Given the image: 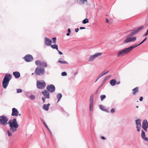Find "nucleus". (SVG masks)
I'll use <instances>...</instances> for the list:
<instances>
[{
  "label": "nucleus",
  "mask_w": 148,
  "mask_h": 148,
  "mask_svg": "<svg viewBox=\"0 0 148 148\" xmlns=\"http://www.w3.org/2000/svg\"><path fill=\"white\" fill-rule=\"evenodd\" d=\"M53 40V42L54 44L56 43V38L54 37L52 39Z\"/></svg>",
  "instance_id": "obj_40"
},
{
  "label": "nucleus",
  "mask_w": 148,
  "mask_h": 148,
  "mask_svg": "<svg viewBox=\"0 0 148 148\" xmlns=\"http://www.w3.org/2000/svg\"><path fill=\"white\" fill-rule=\"evenodd\" d=\"M147 39V38H145L140 43H139L138 45H132L129 47L124 48L120 51L117 53V57H122L124 56L125 55L128 53L132 50V49L143 43Z\"/></svg>",
  "instance_id": "obj_2"
},
{
  "label": "nucleus",
  "mask_w": 148,
  "mask_h": 148,
  "mask_svg": "<svg viewBox=\"0 0 148 148\" xmlns=\"http://www.w3.org/2000/svg\"><path fill=\"white\" fill-rule=\"evenodd\" d=\"M48 129V130L50 132L51 131L49 129L48 127L47 126V124H46L45 123H44V124H43Z\"/></svg>",
  "instance_id": "obj_41"
},
{
  "label": "nucleus",
  "mask_w": 148,
  "mask_h": 148,
  "mask_svg": "<svg viewBox=\"0 0 148 148\" xmlns=\"http://www.w3.org/2000/svg\"><path fill=\"white\" fill-rule=\"evenodd\" d=\"M35 64L37 66H41L44 67H46L47 66V64L46 62L39 60L36 61Z\"/></svg>",
  "instance_id": "obj_9"
},
{
  "label": "nucleus",
  "mask_w": 148,
  "mask_h": 148,
  "mask_svg": "<svg viewBox=\"0 0 148 148\" xmlns=\"http://www.w3.org/2000/svg\"><path fill=\"white\" fill-rule=\"evenodd\" d=\"M24 59L26 61L29 62L32 60L33 57L31 55H27L24 57Z\"/></svg>",
  "instance_id": "obj_14"
},
{
  "label": "nucleus",
  "mask_w": 148,
  "mask_h": 148,
  "mask_svg": "<svg viewBox=\"0 0 148 148\" xmlns=\"http://www.w3.org/2000/svg\"><path fill=\"white\" fill-rule=\"evenodd\" d=\"M35 73L37 75H43L45 73L44 69L38 66L36 68L35 71Z\"/></svg>",
  "instance_id": "obj_5"
},
{
  "label": "nucleus",
  "mask_w": 148,
  "mask_h": 148,
  "mask_svg": "<svg viewBox=\"0 0 148 148\" xmlns=\"http://www.w3.org/2000/svg\"><path fill=\"white\" fill-rule=\"evenodd\" d=\"M51 42L52 41L51 40L46 37L45 38V43L47 45L49 46L51 45Z\"/></svg>",
  "instance_id": "obj_15"
},
{
  "label": "nucleus",
  "mask_w": 148,
  "mask_h": 148,
  "mask_svg": "<svg viewBox=\"0 0 148 148\" xmlns=\"http://www.w3.org/2000/svg\"><path fill=\"white\" fill-rule=\"evenodd\" d=\"M102 53H96L94 55L95 58H96L99 56H100L101 55Z\"/></svg>",
  "instance_id": "obj_29"
},
{
  "label": "nucleus",
  "mask_w": 148,
  "mask_h": 148,
  "mask_svg": "<svg viewBox=\"0 0 148 148\" xmlns=\"http://www.w3.org/2000/svg\"><path fill=\"white\" fill-rule=\"evenodd\" d=\"M115 112V110L114 108H112L110 112L111 113H114Z\"/></svg>",
  "instance_id": "obj_39"
},
{
  "label": "nucleus",
  "mask_w": 148,
  "mask_h": 148,
  "mask_svg": "<svg viewBox=\"0 0 148 148\" xmlns=\"http://www.w3.org/2000/svg\"><path fill=\"white\" fill-rule=\"evenodd\" d=\"M95 58L94 55H92L90 56L89 59L88 60V61L89 62L93 60Z\"/></svg>",
  "instance_id": "obj_27"
},
{
  "label": "nucleus",
  "mask_w": 148,
  "mask_h": 148,
  "mask_svg": "<svg viewBox=\"0 0 148 148\" xmlns=\"http://www.w3.org/2000/svg\"><path fill=\"white\" fill-rule=\"evenodd\" d=\"M36 85L38 88L43 89L46 86V84L44 81H38L37 82Z\"/></svg>",
  "instance_id": "obj_6"
},
{
  "label": "nucleus",
  "mask_w": 148,
  "mask_h": 148,
  "mask_svg": "<svg viewBox=\"0 0 148 148\" xmlns=\"http://www.w3.org/2000/svg\"><path fill=\"white\" fill-rule=\"evenodd\" d=\"M116 83V81L115 79H112L110 80V84L112 86H115Z\"/></svg>",
  "instance_id": "obj_20"
},
{
  "label": "nucleus",
  "mask_w": 148,
  "mask_h": 148,
  "mask_svg": "<svg viewBox=\"0 0 148 148\" xmlns=\"http://www.w3.org/2000/svg\"><path fill=\"white\" fill-rule=\"evenodd\" d=\"M8 124L10 127V130L7 131V133L9 136L12 135V132H14L16 131L17 128L19 125L16 118H14L12 120H10L8 122Z\"/></svg>",
  "instance_id": "obj_1"
},
{
  "label": "nucleus",
  "mask_w": 148,
  "mask_h": 148,
  "mask_svg": "<svg viewBox=\"0 0 148 148\" xmlns=\"http://www.w3.org/2000/svg\"><path fill=\"white\" fill-rule=\"evenodd\" d=\"M136 108H138V106H136Z\"/></svg>",
  "instance_id": "obj_52"
},
{
  "label": "nucleus",
  "mask_w": 148,
  "mask_h": 148,
  "mask_svg": "<svg viewBox=\"0 0 148 148\" xmlns=\"http://www.w3.org/2000/svg\"><path fill=\"white\" fill-rule=\"evenodd\" d=\"M47 89L49 92L52 93L55 91V88L53 85L51 84L47 86Z\"/></svg>",
  "instance_id": "obj_12"
},
{
  "label": "nucleus",
  "mask_w": 148,
  "mask_h": 148,
  "mask_svg": "<svg viewBox=\"0 0 148 148\" xmlns=\"http://www.w3.org/2000/svg\"><path fill=\"white\" fill-rule=\"evenodd\" d=\"M30 98L31 99H35V96H33V95H31V96H30Z\"/></svg>",
  "instance_id": "obj_42"
},
{
  "label": "nucleus",
  "mask_w": 148,
  "mask_h": 148,
  "mask_svg": "<svg viewBox=\"0 0 148 148\" xmlns=\"http://www.w3.org/2000/svg\"><path fill=\"white\" fill-rule=\"evenodd\" d=\"M62 95L60 93H59L57 95V99H58V101L59 102L60 101V99L62 98Z\"/></svg>",
  "instance_id": "obj_24"
},
{
  "label": "nucleus",
  "mask_w": 148,
  "mask_h": 148,
  "mask_svg": "<svg viewBox=\"0 0 148 148\" xmlns=\"http://www.w3.org/2000/svg\"><path fill=\"white\" fill-rule=\"evenodd\" d=\"M106 22L108 23L109 22V21H108V19L107 18H106Z\"/></svg>",
  "instance_id": "obj_50"
},
{
  "label": "nucleus",
  "mask_w": 148,
  "mask_h": 148,
  "mask_svg": "<svg viewBox=\"0 0 148 148\" xmlns=\"http://www.w3.org/2000/svg\"><path fill=\"white\" fill-rule=\"evenodd\" d=\"M22 91V90L20 89H17V92L18 93H21Z\"/></svg>",
  "instance_id": "obj_37"
},
{
  "label": "nucleus",
  "mask_w": 148,
  "mask_h": 148,
  "mask_svg": "<svg viewBox=\"0 0 148 148\" xmlns=\"http://www.w3.org/2000/svg\"><path fill=\"white\" fill-rule=\"evenodd\" d=\"M51 47H52L53 49H56L57 50L58 49V46L57 45L54 44L53 45H51Z\"/></svg>",
  "instance_id": "obj_25"
},
{
  "label": "nucleus",
  "mask_w": 148,
  "mask_h": 148,
  "mask_svg": "<svg viewBox=\"0 0 148 148\" xmlns=\"http://www.w3.org/2000/svg\"><path fill=\"white\" fill-rule=\"evenodd\" d=\"M102 53H96L94 55L95 58H96L99 56H100L101 55Z\"/></svg>",
  "instance_id": "obj_28"
},
{
  "label": "nucleus",
  "mask_w": 148,
  "mask_h": 148,
  "mask_svg": "<svg viewBox=\"0 0 148 148\" xmlns=\"http://www.w3.org/2000/svg\"><path fill=\"white\" fill-rule=\"evenodd\" d=\"M148 35V29H147L146 33L144 35V36H146Z\"/></svg>",
  "instance_id": "obj_43"
},
{
  "label": "nucleus",
  "mask_w": 148,
  "mask_h": 148,
  "mask_svg": "<svg viewBox=\"0 0 148 148\" xmlns=\"http://www.w3.org/2000/svg\"><path fill=\"white\" fill-rule=\"evenodd\" d=\"M89 22V20L88 19L86 18L84 20L82 21V23L84 24H85L86 23H88Z\"/></svg>",
  "instance_id": "obj_31"
},
{
  "label": "nucleus",
  "mask_w": 148,
  "mask_h": 148,
  "mask_svg": "<svg viewBox=\"0 0 148 148\" xmlns=\"http://www.w3.org/2000/svg\"><path fill=\"white\" fill-rule=\"evenodd\" d=\"M62 75L63 76H66L67 75V74L66 72H64L62 73Z\"/></svg>",
  "instance_id": "obj_38"
},
{
  "label": "nucleus",
  "mask_w": 148,
  "mask_h": 148,
  "mask_svg": "<svg viewBox=\"0 0 148 148\" xmlns=\"http://www.w3.org/2000/svg\"><path fill=\"white\" fill-rule=\"evenodd\" d=\"M79 28L80 29H85V28L84 27H81Z\"/></svg>",
  "instance_id": "obj_47"
},
{
  "label": "nucleus",
  "mask_w": 148,
  "mask_h": 148,
  "mask_svg": "<svg viewBox=\"0 0 148 148\" xmlns=\"http://www.w3.org/2000/svg\"><path fill=\"white\" fill-rule=\"evenodd\" d=\"M8 119L7 117L3 115L0 116V124L4 126H5L8 124Z\"/></svg>",
  "instance_id": "obj_4"
},
{
  "label": "nucleus",
  "mask_w": 148,
  "mask_h": 148,
  "mask_svg": "<svg viewBox=\"0 0 148 148\" xmlns=\"http://www.w3.org/2000/svg\"><path fill=\"white\" fill-rule=\"evenodd\" d=\"M132 91L133 92V94L135 95L136 94V93H137L138 91V87H136L132 89Z\"/></svg>",
  "instance_id": "obj_21"
},
{
  "label": "nucleus",
  "mask_w": 148,
  "mask_h": 148,
  "mask_svg": "<svg viewBox=\"0 0 148 148\" xmlns=\"http://www.w3.org/2000/svg\"><path fill=\"white\" fill-rule=\"evenodd\" d=\"M93 102H90V111H92L93 110Z\"/></svg>",
  "instance_id": "obj_26"
},
{
  "label": "nucleus",
  "mask_w": 148,
  "mask_h": 148,
  "mask_svg": "<svg viewBox=\"0 0 148 148\" xmlns=\"http://www.w3.org/2000/svg\"><path fill=\"white\" fill-rule=\"evenodd\" d=\"M19 114V112L16 109L13 108L12 109L11 115L12 116H17Z\"/></svg>",
  "instance_id": "obj_13"
},
{
  "label": "nucleus",
  "mask_w": 148,
  "mask_h": 148,
  "mask_svg": "<svg viewBox=\"0 0 148 148\" xmlns=\"http://www.w3.org/2000/svg\"><path fill=\"white\" fill-rule=\"evenodd\" d=\"M109 72V71L108 70L106 72H105L104 73H103V72L101 74H100L99 76V77H98V78L96 80L95 82H96L100 77L103 76V75L106 74L107 73H108Z\"/></svg>",
  "instance_id": "obj_22"
},
{
  "label": "nucleus",
  "mask_w": 148,
  "mask_h": 148,
  "mask_svg": "<svg viewBox=\"0 0 148 148\" xmlns=\"http://www.w3.org/2000/svg\"><path fill=\"white\" fill-rule=\"evenodd\" d=\"M136 33V32H135V31H134V32H132L130 33V35H129L130 36H133Z\"/></svg>",
  "instance_id": "obj_35"
},
{
  "label": "nucleus",
  "mask_w": 148,
  "mask_h": 148,
  "mask_svg": "<svg viewBox=\"0 0 148 148\" xmlns=\"http://www.w3.org/2000/svg\"><path fill=\"white\" fill-rule=\"evenodd\" d=\"M116 83H117V84H119L120 83V82H116Z\"/></svg>",
  "instance_id": "obj_51"
},
{
  "label": "nucleus",
  "mask_w": 148,
  "mask_h": 148,
  "mask_svg": "<svg viewBox=\"0 0 148 148\" xmlns=\"http://www.w3.org/2000/svg\"><path fill=\"white\" fill-rule=\"evenodd\" d=\"M41 120L43 124H44V123H45V122H44V121L42 119H41Z\"/></svg>",
  "instance_id": "obj_49"
},
{
  "label": "nucleus",
  "mask_w": 148,
  "mask_h": 148,
  "mask_svg": "<svg viewBox=\"0 0 148 148\" xmlns=\"http://www.w3.org/2000/svg\"><path fill=\"white\" fill-rule=\"evenodd\" d=\"M101 138L103 140H105L106 139V138L105 137H104V136H102L101 137Z\"/></svg>",
  "instance_id": "obj_48"
},
{
  "label": "nucleus",
  "mask_w": 148,
  "mask_h": 148,
  "mask_svg": "<svg viewBox=\"0 0 148 148\" xmlns=\"http://www.w3.org/2000/svg\"><path fill=\"white\" fill-rule=\"evenodd\" d=\"M13 75L16 78H18L20 76V73L19 72L17 71L13 72Z\"/></svg>",
  "instance_id": "obj_17"
},
{
  "label": "nucleus",
  "mask_w": 148,
  "mask_h": 148,
  "mask_svg": "<svg viewBox=\"0 0 148 148\" xmlns=\"http://www.w3.org/2000/svg\"><path fill=\"white\" fill-rule=\"evenodd\" d=\"M106 97V96L105 95H101L100 96V98L101 101H103Z\"/></svg>",
  "instance_id": "obj_33"
},
{
  "label": "nucleus",
  "mask_w": 148,
  "mask_h": 148,
  "mask_svg": "<svg viewBox=\"0 0 148 148\" xmlns=\"http://www.w3.org/2000/svg\"><path fill=\"white\" fill-rule=\"evenodd\" d=\"M75 30L76 32H77L78 31L79 29L78 28H76L75 29Z\"/></svg>",
  "instance_id": "obj_46"
},
{
  "label": "nucleus",
  "mask_w": 148,
  "mask_h": 148,
  "mask_svg": "<svg viewBox=\"0 0 148 148\" xmlns=\"http://www.w3.org/2000/svg\"><path fill=\"white\" fill-rule=\"evenodd\" d=\"M12 77V75L10 74L7 73L5 74L2 82V86L4 88H6Z\"/></svg>",
  "instance_id": "obj_3"
},
{
  "label": "nucleus",
  "mask_w": 148,
  "mask_h": 148,
  "mask_svg": "<svg viewBox=\"0 0 148 148\" xmlns=\"http://www.w3.org/2000/svg\"><path fill=\"white\" fill-rule=\"evenodd\" d=\"M33 74H34V73H33L32 75H33Z\"/></svg>",
  "instance_id": "obj_53"
},
{
  "label": "nucleus",
  "mask_w": 148,
  "mask_h": 148,
  "mask_svg": "<svg viewBox=\"0 0 148 148\" xmlns=\"http://www.w3.org/2000/svg\"><path fill=\"white\" fill-rule=\"evenodd\" d=\"M50 105V103L44 104L42 106L43 109L46 111L48 110Z\"/></svg>",
  "instance_id": "obj_19"
},
{
  "label": "nucleus",
  "mask_w": 148,
  "mask_h": 148,
  "mask_svg": "<svg viewBox=\"0 0 148 148\" xmlns=\"http://www.w3.org/2000/svg\"><path fill=\"white\" fill-rule=\"evenodd\" d=\"M57 50L58 52L59 53L60 55H62L63 54L62 53L61 51H59L58 49Z\"/></svg>",
  "instance_id": "obj_44"
},
{
  "label": "nucleus",
  "mask_w": 148,
  "mask_h": 148,
  "mask_svg": "<svg viewBox=\"0 0 148 148\" xmlns=\"http://www.w3.org/2000/svg\"><path fill=\"white\" fill-rule=\"evenodd\" d=\"M102 53H96L94 55L95 58H96L99 56H100L101 55Z\"/></svg>",
  "instance_id": "obj_30"
},
{
  "label": "nucleus",
  "mask_w": 148,
  "mask_h": 148,
  "mask_svg": "<svg viewBox=\"0 0 148 148\" xmlns=\"http://www.w3.org/2000/svg\"><path fill=\"white\" fill-rule=\"evenodd\" d=\"M99 107L100 109L102 110L107 112H109L107 109H106L105 107L102 105H100L99 106Z\"/></svg>",
  "instance_id": "obj_18"
},
{
  "label": "nucleus",
  "mask_w": 148,
  "mask_h": 148,
  "mask_svg": "<svg viewBox=\"0 0 148 148\" xmlns=\"http://www.w3.org/2000/svg\"><path fill=\"white\" fill-rule=\"evenodd\" d=\"M58 62L59 63H61V64H66V63H67V62H66V61H61V60H59L58 61Z\"/></svg>",
  "instance_id": "obj_32"
},
{
  "label": "nucleus",
  "mask_w": 148,
  "mask_h": 148,
  "mask_svg": "<svg viewBox=\"0 0 148 148\" xmlns=\"http://www.w3.org/2000/svg\"><path fill=\"white\" fill-rule=\"evenodd\" d=\"M141 120L140 119L135 120V123L136 125V128L138 132H139L140 131V129L141 126Z\"/></svg>",
  "instance_id": "obj_7"
},
{
  "label": "nucleus",
  "mask_w": 148,
  "mask_h": 148,
  "mask_svg": "<svg viewBox=\"0 0 148 148\" xmlns=\"http://www.w3.org/2000/svg\"><path fill=\"white\" fill-rule=\"evenodd\" d=\"M87 0H80V3L82 4H84V2H86Z\"/></svg>",
  "instance_id": "obj_34"
},
{
  "label": "nucleus",
  "mask_w": 148,
  "mask_h": 148,
  "mask_svg": "<svg viewBox=\"0 0 148 148\" xmlns=\"http://www.w3.org/2000/svg\"><path fill=\"white\" fill-rule=\"evenodd\" d=\"M142 127L145 131H147V128L148 127V123L146 120L145 119L143 121Z\"/></svg>",
  "instance_id": "obj_11"
},
{
  "label": "nucleus",
  "mask_w": 148,
  "mask_h": 148,
  "mask_svg": "<svg viewBox=\"0 0 148 148\" xmlns=\"http://www.w3.org/2000/svg\"><path fill=\"white\" fill-rule=\"evenodd\" d=\"M68 33H67L66 35L67 36H69V35L70 33L71 32V30L70 29H68Z\"/></svg>",
  "instance_id": "obj_36"
},
{
  "label": "nucleus",
  "mask_w": 148,
  "mask_h": 148,
  "mask_svg": "<svg viewBox=\"0 0 148 148\" xmlns=\"http://www.w3.org/2000/svg\"><path fill=\"white\" fill-rule=\"evenodd\" d=\"M143 97H141L140 98L139 100L140 101H142L143 100Z\"/></svg>",
  "instance_id": "obj_45"
},
{
  "label": "nucleus",
  "mask_w": 148,
  "mask_h": 148,
  "mask_svg": "<svg viewBox=\"0 0 148 148\" xmlns=\"http://www.w3.org/2000/svg\"><path fill=\"white\" fill-rule=\"evenodd\" d=\"M136 39V37H134L132 38L130 37V36H128L126 37V39L124 40L125 43H127L130 42H134L135 41Z\"/></svg>",
  "instance_id": "obj_8"
},
{
  "label": "nucleus",
  "mask_w": 148,
  "mask_h": 148,
  "mask_svg": "<svg viewBox=\"0 0 148 148\" xmlns=\"http://www.w3.org/2000/svg\"><path fill=\"white\" fill-rule=\"evenodd\" d=\"M42 93L44 95L45 97H42V99L43 102L45 101V99L46 98H47L49 99V92L46 90L42 92Z\"/></svg>",
  "instance_id": "obj_10"
},
{
  "label": "nucleus",
  "mask_w": 148,
  "mask_h": 148,
  "mask_svg": "<svg viewBox=\"0 0 148 148\" xmlns=\"http://www.w3.org/2000/svg\"><path fill=\"white\" fill-rule=\"evenodd\" d=\"M143 27L144 26H140L138 27L135 31V32H136V33H137L140 31L142 29H143Z\"/></svg>",
  "instance_id": "obj_23"
},
{
  "label": "nucleus",
  "mask_w": 148,
  "mask_h": 148,
  "mask_svg": "<svg viewBox=\"0 0 148 148\" xmlns=\"http://www.w3.org/2000/svg\"><path fill=\"white\" fill-rule=\"evenodd\" d=\"M142 133L141 134V137L144 140L148 141V138L146 137H145V132L143 130H142Z\"/></svg>",
  "instance_id": "obj_16"
}]
</instances>
